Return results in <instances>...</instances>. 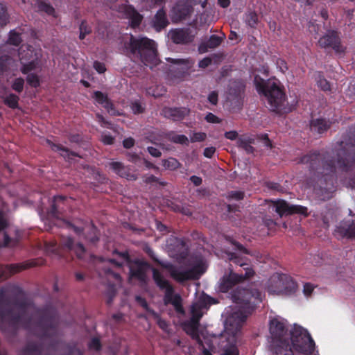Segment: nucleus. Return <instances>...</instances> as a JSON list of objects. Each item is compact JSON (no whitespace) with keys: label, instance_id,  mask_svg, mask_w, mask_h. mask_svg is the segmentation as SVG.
<instances>
[{"label":"nucleus","instance_id":"obj_1","mask_svg":"<svg viewBox=\"0 0 355 355\" xmlns=\"http://www.w3.org/2000/svg\"><path fill=\"white\" fill-rule=\"evenodd\" d=\"M297 162L306 166L310 175L309 184L314 189L334 190L337 172L347 175V187L355 189V128H349L341 139L332 144L331 152L313 149Z\"/></svg>","mask_w":355,"mask_h":355},{"label":"nucleus","instance_id":"obj_2","mask_svg":"<svg viewBox=\"0 0 355 355\" xmlns=\"http://www.w3.org/2000/svg\"><path fill=\"white\" fill-rule=\"evenodd\" d=\"M33 302L25 295L21 288L10 284L0 288V329L1 331L15 335L20 327L31 330L35 325L33 315L28 310L33 308ZM39 318L35 326L40 329L41 338H48L56 334L58 315L55 309L50 307L37 309Z\"/></svg>","mask_w":355,"mask_h":355},{"label":"nucleus","instance_id":"obj_3","mask_svg":"<svg viewBox=\"0 0 355 355\" xmlns=\"http://www.w3.org/2000/svg\"><path fill=\"white\" fill-rule=\"evenodd\" d=\"M254 84L257 92L266 98L269 109L272 112L279 114L292 112L291 106L286 107L284 105L286 94L279 80L276 78L264 80L260 76L256 75L254 78Z\"/></svg>","mask_w":355,"mask_h":355},{"label":"nucleus","instance_id":"obj_4","mask_svg":"<svg viewBox=\"0 0 355 355\" xmlns=\"http://www.w3.org/2000/svg\"><path fill=\"white\" fill-rule=\"evenodd\" d=\"M234 298L240 305V309L227 318V322L231 326L239 327L262 302V293L258 289L250 287L238 291L234 295Z\"/></svg>","mask_w":355,"mask_h":355},{"label":"nucleus","instance_id":"obj_5","mask_svg":"<svg viewBox=\"0 0 355 355\" xmlns=\"http://www.w3.org/2000/svg\"><path fill=\"white\" fill-rule=\"evenodd\" d=\"M153 279L156 286L161 291H164L163 297L165 305L171 304L175 311L180 314L184 313V309L182 306V299L179 293H175L174 287L170 282L166 279L162 273L156 268L152 269Z\"/></svg>","mask_w":355,"mask_h":355},{"label":"nucleus","instance_id":"obj_6","mask_svg":"<svg viewBox=\"0 0 355 355\" xmlns=\"http://www.w3.org/2000/svg\"><path fill=\"white\" fill-rule=\"evenodd\" d=\"M270 333L275 345L276 355H293L287 337L288 329L285 323L277 318L270 320Z\"/></svg>","mask_w":355,"mask_h":355},{"label":"nucleus","instance_id":"obj_7","mask_svg":"<svg viewBox=\"0 0 355 355\" xmlns=\"http://www.w3.org/2000/svg\"><path fill=\"white\" fill-rule=\"evenodd\" d=\"M291 341L293 348L297 352L311 355L315 350V344L308 331L295 324L291 331Z\"/></svg>","mask_w":355,"mask_h":355},{"label":"nucleus","instance_id":"obj_8","mask_svg":"<svg viewBox=\"0 0 355 355\" xmlns=\"http://www.w3.org/2000/svg\"><path fill=\"white\" fill-rule=\"evenodd\" d=\"M235 263L243 267L245 272H230L228 275H225L220 280L219 289L222 293H227L236 284L243 282L254 276V271L252 268L248 266L247 263H241L240 260H235Z\"/></svg>","mask_w":355,"mask_h":355},{"label":"nucleus","instance_id":"obj_9","mask_svg":"<svg viewBox=\"0 0 355 355\" xmlns=\"http://www.w3.org/2000/svg\"><path fill=\"white\" fill-rule=\"evenodd\" d=\"M157 46H128L130 52L134 58H137L144 65L153 68L160 60L158 58Z\"/></svg>","mask_w":355,"mask_h":355},{"label":"nucleus","instance_id":"obj_10","mask_svg":"<svg viewBox=\"0 0 355 355\" xmlns=\"http://www.w3.org/2000/svg\"><path fill=\"white\" fill-rule=\"evenodd\" d=\"M67 199L65 196H55L49 210V214L51 216L59 220L62 226L68 229H72L76 234L80 235L83 232V228L77 227L66 220L60 219V217L66 211L67 207Z\"/></svg>","mask_w":355,"mask_h":355},{"label":"nucleus","instance_id":"obj_11","mask_svg":"<svg viewBox=\"0 0 355 355\" xmlns=\"http://www.w3.org/2000/svg\"><path fill=\"white\" fill-rule=\"evenodd\" d=\"M49 250L63 257L64 255L62 254V252L69 254L73 253L80 259H83L85 253L84 245L80 243H75L73 239L71 237L62 238L59 246L56 242L52 243Z\"/></svg>","mask_w":355,"mask_h":355},{"label":"nucleus","instance_id":"obj_12","mask_svg":"<svg viewBox=\"0 0 355 355\" xmlns=\"http://www.w3.org/2000/svg\"><path fill=\"white\" fill-rule=\"evenodd\" d=\"M245 84L243 80H235L230 81L227 92V101L232 108L240 109L243 103Z\"/></svg>","mask_w":355,"mask_h":355},{"label":"nucleus","instance_id":"obj_13","mask_svg":"<svg viewBox=\"0 0 355 355\" xmlns=\"http://www.w3.org/2000/svg\"><path fill=\"white\" fill-rule=\"evenodd\" d=\"M168 62L173 63L176 67L170 69L169 75L173 79L178 80H184L187 79L191 73V68L194 64L192 59H175L166 58Z\"/></svg>","mask_w":355,"mask_h":355},{"label":"nucleus","instance_id":"obj_14","mask_svg":"<svg viewBox=\"0 0 355 355\" xmlns=\"http://www.w3.org/2000/svg\"><path fill=\"white\" fill-rule=\"evenodd\" d=\"M44 263V261L42 259L37 258L27 260L20 263L1 266L0 267V279H6L12 275L21 270L35 266H42Z\"/></svg>","mask_w":355,"mask_h":355},{"label":"nucleus","instance_id":"obj_15","mask_svg":"<svg viewBox=\"0 0 355 355\" xmlns=\"http://www.w3.org/2000/svg\"><path fill=\"white\" fill-rule=\"evenodd\" d=\"M272 203L275 208V211L280 216L294 214H299L304 216H307L309 215L307 207L304 206L290 205L284 200L272 201Z\"/></svg>","mask_w":355,"mask_h":355},{"label":"nucleus","instance_id":"obj_16","mask_svg":"<svg viewBox=\"0 0 355 355\" xmlns=\"http://www.w3.org/2000/svg\"><path fill=\"white\" fill-rule=\"evenodd\" d=\"M151 266L147 261L135 259L133 265L130 268V275L131 278L137 279L141 283H146L147 280V271Z\"/></svg>","mask_w":355,"mask_h":355},{"label":"nucleus","instance_id":"obj_17","mask_svg":"<svg viewBox=\"0 0 355 355\" xmlns=\"http://www.w3.org/2000/svg\"><path fill=\"white\" fill-rule=\"evenodd\" d=\"M162 268L166 269L168 271L171 277L180 283H182L187 280L193 279L196 278L195 268L181 271L176 266L171 263L162 265Z\"/></svg>","mask_w":355,"mask_h":355},{"label":"nucleus","instance_id":"obj_18","mask_svg":"<svg viewBox=\"0 0 355 355\" xmlns=\"http://www.w3.org/2000/svg\"><path fill=\"white\" fill-rule=\"evenodd\" d=\"M168 37L175 44H180L192 42L195 35L189 28H175L168 32Z\"/></svg>","mask_w":355,"mask_h":355},{"label":"nucleus","instance_id":"obj_19","mask_svg":"<svg viewBox=\"0 0 355 355\" xmlns=\"http://www.w3.org/2000/svg\"><path fill=\"white\" fill-rule=\"evenodd\" d=\"M334 234L340 239L355 238V223L352 220H342L336 227Z\"/></svg>","mask_w":355,"mask_h":355},{"label":"nucleus","instance_id":"obj_20","mask_svg":"<svg viewBox=\"0 0 355 355\" xmlns=\"http://www.w3.org/2000/svg\"><path fill=\"white\" fill-rule=\"evenodd\" d=\"M337 121L334 119H326L319 117L317 119H312L310 121V130L311 132L318 135H322L326 132L331 126Z\"/></svg>","mask_w":355,"mask_h":355},{"label":"nucleus","instance_id":"obj_21","mask_svg":"<svg viewBox=\"0 0 355 355\" xmlns=\"http://www.w3.org/2000/svg\"><path fill=\"white\" fill-rule=\"evenodd\" d=\"M109 168L119 176L128 180H136L137 175L130 172V168L121 162H111L108 163Z\"/></svg>","mask_w":355,"mask_h":355},{"label":"nucleus","instance_id":"obj_22","mask_svg":"<svg viewBox=\"0 0 355 355\" xmlns=\"http://www.w3.org/2000/svg\"><path fill=\"white\" fill-rule=\"evenodd\" d=\"M162 112L166 118L173 121H181L189 114L185 107H164Z\"/></svg>","mask_w":355,"mask_h":355},{"label":"nucleus","instance_id":"obj_23","mask_svg":"<svg viewBox=\"0 0 355 355\" xmlns=\"http://www.w3.org/2000/svg\"><path fill=\"white\" fill-rule=\"evenodd\" d=\"M199 326L200 323L188 320L183 323V329L193 340L197 341L200 345H202V341L199 335Z\"/></svg>","mask_w":355,"mask_h":355},{"label":"nucleus","instance_id":"obj_24","mask_svg":"<svg viewBox=\"0 0 355 355\" xmlns=\"http://www.w3.org/2000/svg\"><path fill=\"white\" fill-rule=\"evenodd\" d=\"M193 12L192 6L188 3H178L173 8V15L176 20L185 19Z\"/></svg>","mask_w":355,"mask_h":355},{"label":"nucleus","instance_id":"obj_25","mask_svg":"<svg viewBox=\"0 0 355 355\" xmlns=\"http://www.w3.org/2000/svg\"><path fill=\"white\" fill-rule=\"evenodd\" d=\"M92 97L98 104L102 105L109 113L113 114L112 112L114 111V106L107 94L100 91H95Z\"/></svg>","mask_w":355,"mask_h":355},{"label":"nucleus","instance_id":"obj_26","mask_svg":"<svg viewBox=\"0 0 355 355\" xmlns=\"http://www.w3.org/2000/svg\"><path fill=\"white\" fill-rule=\"evenodd\" d=\"M46 143L51 147L52 150L55 152L60 151V155L65 159H69L70 155L74 157H80V155L77 153L71 151L69 148L62 146L61 144H55L49 139L46 140Z\"/></svg>","mask_w":355,"mask_h":355},{"label":"nucleus","instance_id":"obj_27","mask_svg":"<svg viewBox=\"0 0 355 355\" xmlns=\"http://www.w3.org/2000/svg\"><path fill=\"white\" fill-rule=\"evenodd\" d=\"M168 24L166 13L164 9L159 10L155 15L153 26L156 31H159L165 28Z\"/></svg>","mask_w":355,"mask_h":355},{"label":"nucleus","instance_id":"obj_28","mask_svg":"<svg viewBox=\"0 0 355 355\" xmlns=\"http://www.w3.org/2000/svg\"><path fill=\"white\" fill-rule=\"evenodd\" d=\"M42 345L35 342H29L21 352L20 355H41Z\"/></svg>","mask_w":355,"mask_h":355},{"label":"nucleus","instance_id":"obj_29","mask_svg":"<svg viewBox=\"0 0 355 355\" xmlns=\"http://www.w3.org/2000/svg\"><path fill=\"white\" fill-rule=\"evenodd\" d=\"M85 239L92 243H96L99 240V234L97 227L91 223L86 227Z\"/></svg>","mask_w":355,"mask_h":355},{"label":"nucleus","instance_id":"obj_30","mask_svg":"<svg viewBox=\"0 0 355 355\" xmlns=\"http://www.w3.org/2000/svg\"><path fill=\"white\" fill-rule=\"evenodd\" d=\"M319 42L320 44H339V35L336 31H329L320 40Z\"/></svg>","mask_w":355,"mask_h":355},{"label":"nucleus","instance_id":"obj_31","mask_svg":"<svg viewBox=\"0 0 355 355\" xmlns=\"http://www.w3.org/2000/svg\"><path fill=\"white\" fill-rule=\"evenodd\" d=\"M126 15L130 21L131 26L133 28L138 26L143 19V17L133 8H128L126 10Z\"/></svg>","mask_w":355,"mask_h":355},{"label":"nucleus","instance_id":"obj_32","mask_svg":"<svg viewBox=\"0 0 355 355\" xmlns=\"http://www.w3.org/2000/svg\"><path fill=\"white\" fill-rule=\"evenodd\" d=\"M314 78L318 87L324 92L331 91L330 83L324 78L322 72L316 71L314 73Z\"/></svg>","mask_w":355,"mask_h":355},{"label":"nucleus","instance_id":"obj_33","mask_svg":"<svg viewBox=\"0 0 355 355\" xmlns=\"http://www.w3.org/2000/svg\"><path fill=\"white\" fill-rule=\"evenodd\" d=\"M166 138L168 141L182 145H189L188 137L184 135H178L175 132L171 131L166 134Z\"/></svg>","mask_w":355,"mask_h":355},{"label":"nucleus","instance_id":"obj_34","mask_svg":"<svg viewBox=\"0 0 355 355\" xmlns=\"http://www.w3.org/2000/svg\"><path fill=\"white\" fill-rule=\"evenodd\" d=\"M19 97L13 93H10L3 97V103L12 110L19 108Z\"/></svg>","mask_w":355,"mask_h":355},{"label":"nucleus","instance_id":"obj_35","mask_svg":"<svg viewBox=\"0 0 355 355\" xmlns=\"http://www.w3.org/2000/svg\"><path fill=\"white\" fill-rule=\"evenodd\" d=\"M253 139L251 138L241 137L237 140L239 148L243 149L248 154L253 153L254 148L252 146Z\"/></svg>","mask_w":355,"mask_h":355},{"label":"nucleus","instance_id":"obj_36","mask_svg":"<svg viewBox=\"0 0 355 355\" xmlns=\"http://www.w3.org/2000/svg\"><path fill=\"white\" fill-rule=\"evenodd\" d=\"M215 303H216V301L214 298L205 293H202L196 304L202 309H205Z\"/></svg>","mask_w":355,"mask_h":355},{"label":"nucleus","instance_id":"obj_37","mask_svg":"<svg viewBox=\"0 0 355 355\" xmlns=\"http://www.w3.org/2000/svg\"><path fill=\"white\" fill-rule=\"evenodd\" d=\"M35 6L38 11L44 12L49 15H53L55 13L54 8L50 3L44 1L37 0Z\"/></svg>","mask_w":355,"mask_h":355},{"label":"nucleus","instance_id":"obj_38","mask_svg":"<svg viewBox=\"0 0 355 355\" xmlns=\"http://www.w3.org/2000/svg\"><path fill=\"white\" fill-rule=\"evenodd\" d=\"M202 309H203L200 307L196 303L193 304L191 308V317L189 320L195 321L197 323H200V320L203 315L202 312Z\"/></svg>","mask_w":355,"mask_h":355},{"label":"nucleus","instance_id":"obj_39","mask_svg":"<svg viewBox=\"0 0 355 355\" xmlns=\"http://www.w3.org/2000/svg\"><path fill=\"white\" fill-rule=\"evenodd\" d=\"M19 58L21 60V63L22 64V67L21 68V71L24 74H28L30 71L34 70L36 68V62L35 60H31L28 63H23L22 60L24 59V56L22 53H19Z\"/></svg>","mask_w":355,"mask_h":355},{"label":"nucleus","instance_id":"obj_40","mask_svg":"<svg viewBox=\"0 0 355 355\" xmlns=\"http://www.w3.org/2000/svg\"><path fill=\"white\" fill-rule=\"evenodd\" d=\"M244 20L247 25L254 28L258 24V16L255 12L250 11L245 13Z\"/></svg>","mask_w":355,"mask_h":355},{"label":"nucleus","instance_id":"obj_41","mask_svg":"<svg viewBox=\"0 0 355 355\" xmlns=\"http://www.w3.org/2000/svg\"><path fill=\"white\" fill-rule=\"evenodd\" d=\"M22 42L21 33L16 30L10 31L6 44H19Z\"/></svg>","mask_w":355,"mask_h":355},{"label":"nucleus","instance_id":"obj_42","mask_svg":"<svg viewBox=\"0 0 355 355\" xmlns=\"http://www.w3.org/2000/svg\"><path fill=\"white\" fill-rule=\"evenodd\" d=\"M163 166L171 171L175 170L180 167V162L175 158L170 157L162 160Z\"/></svg>","mask_w":355,"mask_h":355},{"label":"nucleus","instance_id":"obj_43","mask_svg":"<svg viewBox=\"0 0 355 355\" xmlns=\"http://www.w3.org/2000/svg\"><path fill=\"white\" fill-rule=\"evenodd\" d=\"M325 51L327 52H330L331 50H333L335 54L340 58L342 57L345 51V46H322Z\"/></svg>","mask_w":355,"mask_h":355},{"label":"nucleus","instance_id":"obj_44","mask_svg":"<svg viewBox=\"0 0 355 355\" xmlns=\"http://www.w3.org/2000/svg\"><path fill=\"white\" fill-rule=\"evenodd\" d=\"M26 81L30 86L34 88L38 87L40 85L39 76L33 73L28 74Z\"/></svg>","mask_w":355,"mask_h":355},{"label":"nucleus","instance_id":"obj_45","mask_svg":"<svg viewBox=\"0 0 355 355\" xmlns=\"http://www.w3.org/2000/svg\"><path fill=\"white\" fill-rule=\"evenodd\" d=\"M128 38L130 39L129 44H153L151 40H148L146 37H139L138 38H136L132 35H130Z\"/></svg>","mask_w":355,"mask_h":355},{"label":"nucleus","instance_id":"obj_46","mask_svg":"<svg viewBox=\"0 0 355 355\" xmlns=\"http://www.w3.org/2000/svg\"><path fill=\"white\" fill-rule=\"evenodd\" d=\"M225 39V35L223 33H220L218 35H212L209 37L207 44H220Z\"/></svg>","mask_w":355,"mask_h":355},{"label":"nucleus","instance_id":"obj_47","mask_svg":"<svg viewBox=\"0 0 355 355\" xmlns=\"http://www.w3.org/2000/svg\"><path fill=\"white\" fill-rule=\"evenodd\" d=\"M131 110L135 114H139L144 112L145 107L139 101H134L130 105Z\"/></svg>","mask_w":355,"mask_h":355},{"label":"nucleus","instance_id":"obj_48","mask_svg":"<svg viewBox=\"0 0 355 355\" xmlns=\"http://www.w3.org/2000/svg\"><path fill=\"white\" fill-rule=\"evenodd\" d=\"M24 80L22 78L15 79L12 85V89L18 93H21L24 89Z\"/></svg>","mask_w":355,"mask_h":355},{"label":"nucleus","instance_id":"obj_49","mask_svg":"<svg viewBox=\"0 0 355 355\" xmlns=\"http://www.w3.org/2000/svg\"><path fill=\"white\" fill-rule=\"evenodd\" d=\"M244 192L241 191H232L228 193L227 196V198L228 200H241L244 198Z\"/></svg>","mask_w":355,"mask_h":355},{"label":"nucleus","instance_id":"obj_50","mask_svg":"<svg viewBox=\"0 0 355 355\" xmlns=\"http://www.w3.org/2000/svg\"><path fill=\"white\" fill-rule=\"evenodd\" d=\"M116 291L115 286L114 285H111L108 287L106 291V295L107 297V300L106 303L110 305L112 303V301L116 296Z\"/></svg>","mask_w":355,"mask_h":355},{"label":"nucleus","instance_id":"obj_51","mask_svg":"<svg viewBox=\"0 0 355 355\" xmlns=\"http://www.w3.org/2000/svg\"><path fill=\"white\" fill-rule=\"evenodd\" d=\"M8 21L6 8L0 3V27L5 26Z\"/></svg>","mask_w":355,"mask_h":355},{"label":"nucleus","instance_id":"obj_52","mask_svg":"<svg viewBox=\"0 0 355 355\" xmlns=\"http://www.w3.org/2000/svg\"><path fill=\"white\" fill-rule=\"evenodd\" d=\"M207 135L205 132H194L190 138L191 142L203 141L205 140Z\"/></svg>","mask_w":355,"mask_h":355},{"label":"nucleus","instance_id":"obj_53","mask_svg":"<svg viewBox=\"0 0 355 355\" xmlns=\"http://www.w3.org/2000/svg\"><path fill=\"white\" fill-rule=\"evenodd\" d=\"M92 31L90 27L88 26L85 21H83L80 26V38L83 39L86 34L89 33Z\"/></svg>","mask_w":355,"mask_h":355},{"label":"nucleus","instance_id":"obj_54","mask_svg":"<svg viewBox=\"0 0 355 355\" xmlns=\"http://www.w3.org/2000/svg\"><path fill=\"white\" fill-rule=\"evenodd\" d=\"M144 181L146 184L158 183L159 185L163 187L166 184V182L160 181L159 178L155 176L154 175H150L146 177Z\"/></svg>","mask_w":355,"mask_h":355},{"label":"nucleus","instance_id":"obj_55","mask_svg":"<svg viewBox=\"0 0 355 355\" xmlns=\"http://www.w3.org/2000/svg\"><path fill=\"white\" fill-rule=\"evenodd\" d=\"M89 348L92 349H94L96 351H99L101 349V343L98 338H93L90 342L89 343Z\"/></svg>","mask_w":355,"mask_h":355},{"label":"nucleus","instance_id":"obj_56","mask_svg":"<svg viewBox=\"0 0 355 355\" xmlns=\"http://www.w3.org/2000/svg\"><path fill=\"white\" fill-rule=\"evenodd\" d=\"M146 254L149 256V257L154 261L156 263H157L158 265H159L160 266L162 267V265H166V263H163L162 262H161L158 258L156 257L155 255V253L154 252V251L153 250V249H151L150 248H147L146 249Z\"/></svg>","mask_w":355,"mask_h":355},{"label":"nucleus","instance_id":"obj_57","mask_svg":"<svg viewBox=\"0 0 355 355\" xmlns=\"http://www.w3.org/2000/svg\"><path fill=\"white\" fill-rule=\"evenodd\" d=\"M295 289V282L291 279H289V281L288 282V286H286L284 289H280L278 291V292L279 293H291L293 291H294Z\"/></svg>","mask_w":355,"mask_h":355},{"label":"nucleus","instance_id":"obj_58","mask_svg":"<svg viewBox=\"0 0 355 355\" xmlns=\"http://www.w3.org/2000/svg\"><path fill=\"white\" fill-rule=\"evenodd\" d=\"M205 119L207 122L210 123H220L221 122L220 119H219L217 116L211 112H209L206 115Z\"/></svg>","mask_w":355,"mask_h":355},{"label":"nucleus","instance_id":"obj_59","mask_svg":"<svg viewBox=\"0 0 355 355\" xmlns=\"http://www.w3.org/2000/svg\"><path fill=\"white\" fill-rule=\"evenodd\" d=\"M96 117L98 119V122L101 123L102 127H105L107 128H112V123L106 120L103 115L100 114H96Z\"/></svg>","mask_w":355,"mask_h":355},{"label":"nucleus","instance_id":"obj_60","mask_svg":"<svg viewBox=\"0 0 355 355\" xmlns=\"http://www.w3.org/2000/svg\"><path fill=\"white\" fill-rule=\"evenodd\" d=\"M276 64H277V68H279V70L282 73H285L288 70V66H287L286 62L282 58L277 59Z\"/></svg>","mask_w":355,"mask_h":355},{"label":"nucleus","instance_id":"obj_61","mask_svg":"<svg viewBox=\"0 0 355 355\" xmlns=\"http://www.w3.org/2000/svg\"><path fill=\"white\" fill-rule=\"evenodd\" d=\"M208 101L211 104L216 105L218 101V92L216 91H212L211 92H210V94L208 96Z\"/></svg>","mask_w":355,"mask_h":355},{"label":"nucleus","instance_id":"obj_62","mask_svg":"<svg viewBox=\"0 0 355 355\" xmlns=\"http://www.w3.org/2000/svg\"><path fill=\"white\" fill-rule=\"evenodd\" d=\"M239 350L236 346H230V347L225 349L220 355H239Z\"/></svg>","mask_w":355,"mask_h":355},{"label":"nucleus","instance_id":"obj_63","mask_svg":"<svg viewBox=\"0 0 355 355\" xmlns=\"http://www.w3.org/2000/svg\"><path fill=\"white\" fill-rule=\"evenodd\" d=\"M101 141L105 145H112L114 144V137L110 134H104L102 135Z\"/></svg>","mask_w":355,"mask_h":355},{"label":"nucleus","instance_id":"obj_64","mask_svg":"<svg viewBox=\"0 0 355 355\" xmlns=\"http://www.w3.org/2000/svg\"><path fill=\"white\" fill-rule=\"evenodd\" d=\"M94 68L98 73H103L106 71L105 64L98 61L94 62Z\"/></svg>","mask_w":355,"mask_h":355}]
</instances>
